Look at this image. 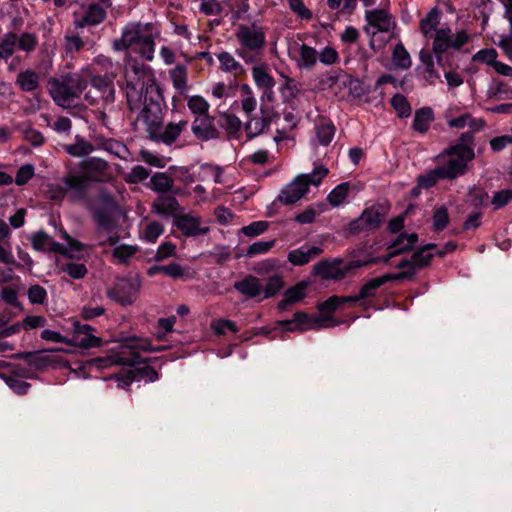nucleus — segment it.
I'll use <instances>...</instances> for the list:
<instances>
[{
	"instance_id": "obj_1",
	"label": "nucleus",
	"mask_w": 512,
	"mask_h": 512,
	"mask_svg": "<svg viewBox=\"0 0 512 512\" xmlns=\"http://www.w3.org/2000/svg\"><path fill=\"white\" fill-rule=\"evenodd\" d=\"M125 93L131 112L137 113V122L144 125L151 140L172 144L187 129L188 122L180 120L163 126L161 93L150 66L127 55L124 66Z\"/></svg>"
},
{
	"instance_id": "obj_2",
	"label": "nucleus",
	"mask_w": 512,
	"mask_h": 512,
	"mask_svg": "<svg viewBox=\"0 0 512 512\" xmlns=\"http://www.w3.org/2000/svg\"><path fill=\"white\" fill-rule=\"evenodd\" d=\"M153 24L129 22L121 32V37L113 41L115 51L136 47V52L146 61L151 62L155 54V35Z\"/></svg>"
},
{
	"instance_id": "obj_3",
	"label": "nucleus",
	"mask_w": 512,
	"mask_h": 512,
	"mask_svg": "<svg viewBox=\"0 0 512 512\" xmlns=\"http://www.w3.org/2000/svg\"><path fill=\"white\" fill-rule=\"evenodd\" d=\"M471 133H462L459 143L450 146L438 156V168L443 179H455L467 170L468 162L475 157Z\"/></svg>"
},
{
	"instance_id": "obj_4",
	"label": "nucleus",
	"mask_w": 512,
	"mask_h": 512,
	"mask_svg": "<svg viewBox=\"0 0 512 512\" xmlns=\"http://www.w3.org/2000/svg\"><path fill=\"white\" fill-rule=\"evenodd\" d=\"M237 48L236 55L246 65L261 61L266 46V29L257 22L240 24L234 32Z\"/></svg>"
},
{
	"instance_id": "obj_5",
	"label": "nucleus",
	"mask_w": 512,
	"mask_h": 512,
	"mask_svg": "<svg viewBox=\"0 0 512 512\" xmlns=\"http://www.w3.org/2000/svg\"><path fill=\"white\" fill-rule=\"evenodd\" d=\"M108 178V164L100 158L82 161L77 169H72L63 182L69 191L81 195L91 182H103Z\"/></svg>"
},
{
	"instance_id": "obj_6",
	"label": "nucleus",
	"mask_w": 512,
	"mask_h": 512,
	"mask_svg": "<svg viewBox=\"0 0 512 512\" xmlns=\"http://www.w3.org/2000/svg\"><path fill=\"white\" fill-rule=\"evenodd\" d=\"M164 346H153L148 339L130 338L119 351L106 357H98L91 360V364L99 369L109 368L114 365L132 366L140 362L138 351L158 352L164 350Z\"/></svg>"
},
{
	"instance_id": "obj_7",
	"label": "nucleus",
	"mask_w": 512,
	"mask_h": 512,
	"mask_svg": "<svg viewBox=\"0 0 512 512\" xmlns=\"http://www.w3.org/2000/svg\"><path fill=\"white\" fill-rule=\"evenodd\" d=\"M48 85L53 101L62 108H70L77 105L87 88V81L81 75L72 74L61 79H51Z\"/></svg>"
},
{
	"instance_id": "obj_8",
	"label": "nucleus",
	"mask_w": 512,
	"mask_h": 512,
	"mask_svg": "<svg viewBox=\"0 0 512 512\" xmlns=\"http://www.w3.org/2000/svg\"><path fill=\"white\" fill-rule=\"evenodd\" d=\"M328 173L329 170L325 166H315L311 173L298 175L291 183L286 185L278 199L285 205L296 203L306 195L310 186H319Z\"/></svg>"
},
{
	"instance_id": "obj_9",
	"label": "nucleus",
	"mask_w": 512,
	"mask_h": 512,
	"mask_svg": "<svg viewBox=\"0 0 512 512\" xmlns=\"http://www.w3.org/2000/svg\"><path fill=\"white\" fill-rule=\"evenodd\" d=\"M364 27L365 33L370 37V46L374 50L384 47V42L378 40L379 33H388L395 27L394 18L385 10L374 9L366 11Z\"/></svg>"
},
{
	"instance_id": "obj_10",
	"label": "nucleus",
	"mask_w": 512,
	"mask_h": 512,
	"mask_svg": "<svg viewBox=\"0 0 512 512\" xmlns=\"http://www.w3.org/2000/svg\"><path fill=\"white\" fill-rule=\"evenodd\" d=\"M38 44V38L35 33L23 32L17 34L15 32H7L0 37V61L7 63L14 55L16 49L26 53L33 52Z\"/></svg>"
},
{
	"instance_id": "obj_11",
	"label": "nucleus",
	"mask_w": 512,
	"mask_h": 512,
	"mask_svg": "<svg viewBox=\"0 0 512 512\" xmlns=\"http://www.w3.org/2000/svg\"><path fill=\"white\" fill-rule=\"evenodd\" d=\"M115 89L113 83L106 76H91V87L84 94V101L88 105H101L103 108L113 104Z\"/></svg>"
},
{
	"instance_id": "obj_12",
	"label": "nucleus",
	"mask_w": 512,
	"mask_h": 512,
	"mask_svg": "<svg viewBox=\"0 0 512 512\" xmlns=\"http://www.w3.org/2000/svg\"><path fill=\"white\" fill-rule=\"evenodd\" d=\"M468 41V35L465 31H458L452 35L450 28H440L434 34L433 53L436 55L437 61L440 62L442 55L450 48L459 49Z\"/></svg>"
},
{
	"instance_id": "obj_13",
	"label": "nucleus",
	"mask_w": 512,
	"mask_h": 512,
	"mask_svg": "<svg viewBox=\"0 0 512 512\" xmlns=\"http://www.w3.org/2000/svg\"><path fill=\"white\" fill-rule=\"evenodd\" d=\"M116 382V386L122 389H128V387L134 381L144 380L146 382H154L158 379V373L150 366H144L140 368H132L123 370L113 376Z\"/></svg>"
},
{
	"instance_id": "obj_14",
	"label": "nucleus",
	"mask_w": 512,
	"mask_h": 512,
	"mask_svg": "<svg viewBox=\"0 0 512 512\" xmlns=\"http://www.w3.org/2000/svg\"><path fill=\"white\" fill-rule=\"evenodd\" d=\"M288 53L299 69L311 70L318 61V51L305 43L300 44L296 41L291 43Z\"/></svg>"
},
{
	"instance_id": "obj_15",
	"label": "nucleus",
	"mask_w": 512,
	"mask_h": 512,
	"mask_svg": "<svg viewBox=\"0 0 512 512\" xmlns=\"http://www.w3.org/2000/svg\"><path fill=\"white\" fill-rule=\"evenodd\" d=\"M139 285L129 279H119L114 287L108 290L107 295L110 299L121 305L132 304L138 294Z\"/></svg>"
},
{
	"instance_id": "obj_16",
	"label": "nucleus",
	"mask_w": 512,
	"mask_h": 512,
	"mask_svg": "<svg viewBox=\"0 0 512 512\" xmlns=\"http://www.w3.org/2000/svg\"><path fill=\"white\" fill-rule=\"evenodd\" d=\"M73 337L69 344L89 349L99 347L102 344L101 338L94 335V328L88 324H81L78 321L73 323Z\"/></svg>"
},
{
	"instance_id": "obj_17",
	"label": "nucleus",
	"mask_w": 512,
	"mask_h": 512,
	"mask_svg": "<svg viewBox=\"0 0 512 512\" xmlns=\"http://www.w3.org/2000/svg\"><path fill=\"white\" fill-rule=\"evenodd\" d=\"M383 217L381 208L373 205L366 208L357 219L349 223V230L356 233L361 230L377 228L383 221Z\"/></svg>"
},
{
	"instance_id": "obj_18",
	"label": "nucleus",
	"mask_w": 512,
	"mask_h": 512,
	"mask_svg": "<svg viewBox=\"0 0 512 512\" xmlns=\"http://www.w3.org/2000/svg\"><path fill=\"white\" fill-rule=\"evenodd\" d=\"M433 249H436L435 244H427L414 252L410 260H401L396 267L399 269L406 268L407 270H413L415 275L418 270L429 265L432 257L435 254L431 252Z\"/></svg>"
},
{
	"instance_id": "obj_19",
	"label": "nucleus",
	"mask_w": 512,
	"mask_h": 512,
	"mask_svg": "<svg viewBox=\"0 0 512 512\" xmlns=\"http://www.w3.org/2000/svg\"><path fill=\"white\" fill-rule=\"evenodd\" d=\"M175 225L185 236H198L209 232V227L202 225L201 217L192 213L177 216Z\"/></svg>"
},
{
	"instance_id": "obj_20",
	"label": "nucleus",
	"mask_w": 512,
	"mask_h": 512,
	"mask_svg": "<svg viewBox=\"0 0 512 512\" xmlns=\"http://www.w3.org/2000/svg\"><path fill=\"white\" fill-rule=\"evenodd\" d=\"M342 260H322L313 266V274L325 280H338L345 276L346 271L341 268Z\"/></svg>"
},
{
	"instance_id": "obj_21",
	"label": "nucleus",
	"mask_w": 512,
	"mask_h": 512,
	"mask_svg": "<svg viewBox=\"0 0 512 512\" xmlns=\"http://www.w3.org/2000/svg\"><path fill=\"white\" fill-rule=\"evenodd\" d=\"M251 75L255 85L263 90L265 93H272L275 86V80L269 73V66L267 63L258 62L252 64Z\"/></svg>"
},
{
	"instance_id": "obj_22",
	"label": "nucleus",
	"mask_w": 512,
	"mask_h": 512,
	"mask_svg": "<svg viewBox=\"0 0 512 512\" xmlns=\"http://www.w3.org/2000/svg\"><path fill=\"white\" fill-rule=\"evenodd\" d=\"M192 131L194 135L201 140H210L218 136L214 119L209 114L196 116L192 124Z\"/></svg>"
},
{
	"instance_id": "obj_23",
	"label": "nucleus",
	"mask_w": 512,
	"mask_h": 512,
	"mask_svg": "<svg viewBox=\"0 0 512 512\" xmlns=\"http://www.w3.org/2000/svg\"><path fill=\"white\" fill-rule=\"evenodd\" d=\"M328 317L311 316L305 312H297L292 319L285 320V324H296L300 331L320 329L327 327Z\"/></svg>"
},
{
	"instance_id": "obj_24",
	"label": "nucleus",
	"mask_w": 512,
	"mask_h": 512,
	"mask_svg": "<svg viewBox=\"0 0 512 512\" xmlns=\"http://www.w3.org/2000/svg\"><path fill=\"white\" fill-rule=\"evenodd\" d=\"M117 242V236H109L101 239L99 244L103 245L105 243H109L110 245L115 246L112 252L113 259L118 263L126 264L136 254L138 248L136 246L126 244L116 245Z\"/></svg>"
},
{
	"instance_id": "obj_25",
	"label": "nucleus",
	"mask_w": 512,
	"mask_h": 512,
	"mask_svg": "<svg viewBox=\"0 0 512 512\" xmlns=\"http://www.w3.org/2000/svg\"><path fill=\"white\" fill-rule=\"evenodd\" d=\"M216 58L219 62V69L228 74H232L234 77H240L246 75V69L232 53L228 51H221L216 54Z\"/></svg>"
},
{
	"instance_id": "obj_26",
	"label": "nucleus",
	"mask_w": 512,
	"mask_h": 512,
	"mask_svg": "<svg viewBox=\"0 0 512 512\" xmlns=\"http://www.w3.org/2000/svg\"><path fill=\"white\" fill-rule=\"evenodd\" d=\"M448 126L451 128L464 129L469 128L467 133L474 135L485 127V121L482 118H474L470 113H464L458 117L448 120ZM474 138V136H472Z\"/></svg>"
},
{
	"instance_id": "obj_27",
	"label": "nucleus",
	"mask_w": 512,
	"mask_h": 512,
	"mask_svg": "<svg viewBox=\"0 0 512 512\" xmlns=\"http://www.w3.org/2000/svg\"><path fill=\"white\" fill-rule=\"evenodd\" d=\"M323 252V249L318 246L305 247L302 246L298 249H294L288 253V261L295 266H303L308 264L312 259L319 256Z\"/></svg>"
},
{
	"instance_id": "obj_28",
	"label": "nucleus",
	"mask_w": 512,
	"mask_h": 512,
	"mask_svg": "<svg viewBox=\"0 0 512 512\" xmlns=\"http://www.w3.org/2000/svg\"><path fill=\"white\" fill-rule=\"evenodd\" d=\"M234 288L248 299L255 298L262 293L260 279L253 275H248L241 281L235 282Z\"/></svg>"
},
{
	"instance_id": "obj_29",
	"label": "nucleus",
	"mask_w": 512,
	"mask_h": 512,
	"mask_svg": "<svg viewBox=\"0 0 512 512\" xmlns=\"http://www.w3.org/2000/svg\"><path fill=\"white\" fill-rule=\"evenodd\" d=\"M40 75L33 69L21 70L15 79V84L24 92H34L40 86Z\"/></svg>"
},
{
	"instance_id": "obj_30",
	"label": "nucleus",
	"mask_w": 512,
	"mask_h": 512,
	"mask_svg": "<svg viewBox=\"0 0 512 512\" xmlns=\"http://www.w3.org/2000/svg\"><path fill=\"white\" fill-rule=\"evenodd\" d=\"M261 116H254L249 118L245 124V132L248 138H254L264 133L270 126V116L261 111Z\"/></svg>"
},
{
	"instance_id": "obj_31",
	"label": "nucleus",
	"mask_w": 512,
	"mask_h": 512,
	"mask_svg": "<svg viewBox=\"0 0 512 512\" xmlns=\"http://www.w3.org/2000/svg\"><path fill=\"white\" fill-rule=\"evenodd\" d=\"M179 209V203L173 196H159L152 204V212L162 216H174Z\"/></svg>"
},
{
	"instance_id": "obj_32",
	"label": "nucleus",
	"mask_w": 512,
	"mask_h": 512,
	"mask_svg": "<svg viewBox=\"0 0 512 512\" xmlns=\"http://www.w3.org/2000/svg\"><path fill=\"white\" fill-rule=\"evenodd\" d=\"M307 286L308 284L306 282H299L287 289L283 295V299L278 303V309L284 311L289 305L305 298Z\"/></svg>"
},
{
	"instance_id": "obj_33",
	"label": "nucleus",
	"mask_w": 512,
	"mask_h": 512,
	"mask_svg": "<svg viewBox=\"0 0 512 512\" xmlns=\"http://www.w3.org/2000/svg\"><path fill=\"white\" fill-rule=\"evenodd\" d=\"M418 240L417 234H401L397 237V239L389 246L392 249V252L384 259V261H388L390 258L395 255L401 254L413 248Z\"/></svg>"
},
{
	"instance_id": "obj_34",
	"label": "nucleus",
	"mask_w": 512,
	"mask_h": 512,
	"mask_svg": "<svg viewBox=\"0 0 512 512\" xmlns=\"http://www.w3.org/2000/svg\"><path fill=\"white\" fill-rule=\"evenodd\" d=\"M105 17L106 12L100 5L91 4L86 9L83 18L76 22V26L84 27L86 25H97L103 22Z\"/></svg>"
},
{
	"instance_id": "obj_35",
	"label": "nucleus",
	"mask_w": 512,
	"mask_h": 512,
	"mask_svg": "<svg viewBox=\"0 0 512 512\" xmlns=\"http://www.w3.org/2000/svg\"><path fill=\"white\" fill-rule=\"evenodd\" d=\"M336 128L333 123L321 121L315 127V141L321 146H328L334 136Z\"/></svg>"
},
{
	"instance_id": "obj_36",
	"label": "nucleus",
	"mask_w": 512,
	"mask_h": 512,
	"mask_svg": "<svg viewBox=\"0 0 512 512\" xmlns=\"http://www.w3.org/2000/svg\"><path fill=\"white\" fill-rule=\"evenodd\" d=\"M434 120V114L430 107H424L415 112L413 120V128L415 131L425 133L428 131L430 124Z\"/></svg>"
},
{
	"instance_id": "obj_37",
	"label": "nucleus",
	"mask_w": 512,
	"mask_h": 512,
	"mask_svg": "<svg viewBox=\"0 0 512 512\" xmlns=\"http://www.w3.org/2000/svg\"><path fill=\"white\" fill-rule=\"evenodd\" d=\"M64 150L73 157H84L93 152L94 146L83 137L76 136L75 143L64 145Z\"/></svg>"
},
{
	"instance_id": "obj_38",
	"label": "nucleus",
	"mask_w": 512,
	"mask_h": 512,
	"mask_svg": "<svg viewBox=\"0 0 512 512\" xmlns=\"http://www.w3.org/2000/svg\"><path fill=\"white\" fill-rule=\"evenodd\" d=\"M169 76L172 81L173 87L176 90H178L181 93L187 90L188 72L187 67L185 65H176L174 68L169 70Z\"/></svg>"
},
{
	"instance_id": "obj_39",
	"label": "nucleus",
	"mask_w": 512,
	"mask_h": 512,
	"mask_svg": "<svg viewBox=\"0 0 512 512\" xmlns=\"http://www.w3.org/2000/svg\"><path fill=\"white\" fill-rule=\"evenodd\" d=\"M441 14L438 9H432L420 22V30L425 37L431 36L433 32L436 33L437 27L440 23Z\"/></svg>"
},
{
	"instance_id": "obj_40",
	"label": "nucleus",
	"mask_w": 512,
	"mask_h": 512,
	"mask_svg": "<svg viewBox=\"0 0 512 512\" xmlns=\"http://www.w3.org/2000/svg\"><path fill=\"white\" fill-rule=\"evenodd\" d=\"M351 185L349 182H342L337 185L327 196V201L332 207H339L345 203Z\"/></svg>"
},
{
	"instance_id": "obj_41",
	"label": "nucleus",
	"mask_w": 512,
	"mask_h": 512,
	"mask_svg": "<svg viewBox=\"0 0 512 512\" xmlns=\"http://www.w3.org/2000/svg\"><path fill=\"white\" fill-rule=\"evenodd\" d=\"M222 174L223 169L221 167L205 163L199 167L196 178L200 181L212 179L215 183H222Z\"/></svg>"
},
{
	"instance_id": "obj_42",
	"label": "nucleus",
	"mask_w": 512,
	"mask_h": 512,
	"mask_svg": "<svg viewBox=\"0 0 512 512\" xmlns=\"http://www.w3.org/2000/svg\"><path fill=\"white\" fill-rule=\"evenodd\" d=\"M220 126L227 132L230 138H236L242 128V122L235 115L223 113L220 117Z\"/></svg>"
},
{
	"instance_id": "obj_43",
	"label": "nucleus",
	"mask_w": 512,
	"mask_h": 512,
	"mask_svg": "<svg viewBox=\"0 0 512 512\" xmlns=\"http://www.w3.org/2000/svg\"><path fill=\"white\" fill-rule=\"evenodd\" d=\"M339 296H331L324 302L318 305V310L322 313L319 317H328L327 327L334 325L332 323V314L339 308L340 306Z\"/></svg>"
},
{
	"instance_id": "obj_44",
	"label": "nucleus",
	"mask_w": 512,
	"mask_h": 512,
	"mask_svg": "<svg viewBox=\"0 0 512 512\" xmlns=\"http://www.w3.org/2000/svg\"><path fill=\"white\" fill-rule=\"evenodd\" d=\"M241 90L244 93L241 99V108L246 116L249 117L250 114L256 110L257 100L248 84H243L241 86Z\"/></svg>"
},
{
	"instance_id": "obj_45",
	"label": "nucleus",
	"mask_w": 512,
	"mask_h": 512,
	"mask_svg": "<svg viewBox=\"0 0 512 512\" xmlns=\"http://www.w3.org/2000/svg\"><path fill=\"white\" fill-rule=\"evenodd\" d=\"M151 186L152 189L161 192L166 193L170 191L173 187V179L168 176L166 173H156L151 177Z\"/></svg>"
},
{
	"instance_id": "obj_46",
	"label": "nucleus",
	"mask_w": 512,
	"mask_h": 512,
	"mask_svg": "<svg viewBox=\"0 0 512 512\" xmlns=\"http://www.w3.org/2000/svg\"><path fill=\"white\" fill-rule=\"evenodd\" d=\"M432 224L434 231H442L449 224V213L445 206H438L434 208L432 216Z\"/></svg>"
},
{
	"instance_id": "obj_47",
	"label": "nucleus",
	"mask_w": 512,
	"mask_h": 512,
	"mask_svg": "<svg viewBox=\"0 0 512 512\" xmlns=\"http://www.w3.org/2000/svg\"><path fill=\"white\" fill-rule=\"evenodd\" d=\"M284 286L283 277L279 274L270 276L264 288H262L263 298L267 299L276 295Z\"/></svg>"
},
{
	"instance_id": "obj_48",
	"label": "nucleus",
	"mask_w": 512,
	"mask_h": 512,
	"mask_svg": "<svg viewBox=\"0 0 512 512\" xmlns=\"http://www.w3.org/2000/svg\"><path fill=\"white\" fill-rule=\"evenodd\" d=\"M392 60L395 66L408 69L411 66V58L402 44H397L393 50Z\"/></svg>"
},
{
	"instance_id": "obj_49",
	"label": "nucleus",
	"mask_w": 512,
	"mask_h": 512,
	"mask_svg": "<svg viewBox=\"0 0 512 512\" xmlns=\"http://www.w3.org/2000/svg\"><path fill=\"white\" fill-rule=\"evenodd\" d=\"M187 105L189 110L197 116L208 114L210 107L209 103L199 95L191 96L188 99Z\"/></svg>"
},
{
	"instance_id": "obj_50",
	"label": "nucleus",
	"mask_w": 512,
	"mask_h": 512,
	"mask_svg": "<svg viewBox=\"0 0 512 512\" xmlns=\"http://www.w3.org/2000/svg\"><path fill=\"white\" fill-rule=\"evenodd\" d=\"M62 272L67 273L73 279H82L87 274V267L83 263L69 262L59 266Z\"/></svg>"
},
{
	"instance_id": "obj_51",
	"label": "nucleus",
	"mask_w": 512,
	"mask_h": 512,
	"mask_svg": "<svg viewBox=\"0 0 512 512\" xmlns=\"http://www.w3.org/2000/svg\"><path fill=\"white\" fill-rule=\"evenodd\" d=\"M488 193L478 187H473L469 190L467 202L475 207L482 206L488 202Z\"/></svg>"
},
{
	"instance_id": "obj_52",
	"label": "nucleus",
	"mask_w": 512,
	"mask_h": 512,
	"mask_svg": "<svg viewBox=\"0 0 512 512\" xmlns=\"http://www.w3.org/2000/svg\"><path fill=\"white\" fill-rule=\"evenodd\" d=\"M440 172L439 168L436 167L428 173L420 175L418 178V186L425 189L432 187L439 179H443L442 173Z\"/></svg>"
},
{
	"instance_id": "obj_53",
	"label": "nucleus",
	"mask_w": 512,
	"mask_h": 512,
	"mask_svg": "<svg viewBox=\"0 0 512 512\" xmlns=\"http://www.w3.org/2000/svg\"><path fill=\"white\" fill-rule=\"evenodd\" d=\"M163 232V225L159 222L153 221L146 226L143 232V238L150 243H154L162 235Z\"/></svg>"
},
{
	"instance_id": "obj_54",
	"label": "nucleus",
	"mask_w": 512,
	"mask_h": 512,
	"mask_svg": "<svg viewBox=\"0 0 512 512\" xmlns=\"http://www.w3.org/2000/svg\"><path fill=\"white\" fill-rule=\"evenodd\" d=\"M103 148L119 157V158H125L127 153H128V149L127 147L122 143V142H119L117 140H114V139H108L106 140L104 143H103Z\"/></svg>"
},
{
	"instance_id": "obj_55",
	"label": "nucleus",
	"mask_w": 512,
	"mask_h": 512,
	"mask_svg": "<svg viewBox=\"0 0 512 512\" xmlns=\"http://www.w3.org/2000/svg\"><path fill=\"white\" fill-rule=\"evenodd\" d=\"M318 60L326 66L336 64L339 61V54L337 50L331 46L324 47L318 52Z\"/></svg>"
},
{
	"instance_id": "obj_56",
	"label": "nucleus",
	"mask_w": 512,
	"mask_h": 512,
	"mask_svg": "<svg viewBox=\"0 0 512 512\" xmlns=\"http://www.w3.org/2000/svg\"><path fill=\"white\" fill-rule=\"evenodd\" d=\"M512 201V189H503L494 193L491 204L495 210H498Z\"/></svg>"
},
{
	"instance_id": "obj_57",
	"label": "nucleus",
	"mask_w": 512,
	"mask_h": 512,
	"mask_svg": "<svg viewBox=\"0 0 512 512\" xmlns=\"http://www.w3.org/2000/svg\"><path fill=\"white\" fill-rule=\"evenodd\" d=\"M275 244V240L270 241H257L251 244L246 252V255L253 257L260 254L267 253Z\"/></svg>"
},
{
	"instance_id": "obj_58",
	"label": "nucleus",
	"mask_w": 512,
	"mask_h": 512,
	"mask_svg": "<svg viewBox=\"0 0 512 512\" xmlns=\"http://www.w3.org/2000/svg\"><path fill=\"white\" fill-rule=\"evenodd\" d=\"M268 229V222L266 221H255L247 226L241 228V232L249 237H256L261 235Z\"/></svg>"
},
{
	"instance_id": "obj_59",
	"label": "nucleus",
	"mask_w": 512,
	"mask_h": 512,
	"mask_svg": "<svg viewBox=\"0 0 512 512\" xmlns=\"http://www.w3.org/2000/svg\"><path fill=\"white\" fill-rule=\"evenodd\" d=\"M199 11L206 16L218 15L222 11L221 4L217 0H198Z\"/></svg>"
},
{
	"instance_id": "obj_60",
	"label": "nucleus",
	"mask_w": 512,
	"mask_h": 512,
	"mask_svg": "<svg viewBox=\"0 0 512 512\" xmlns=\"http://www.w3.org/2000/svg\"><path fill=\"white\" fill-rule=\"evenodd\" d=\"M473 60L483 62L487 65L494 66L497 61V51L493 48L479 50L474 56Z\"/></svg>"
},
{
	"instance_id": "obj_61",
	"label": "nucleus",
	"mask_w": 512,
	"mask_h": 512,
	"mask_svg": "<svg viewBox=\"0 0 512 512\" xmlns=\"http://www.w3.org/2000/svg\"><path fill=\"white\" fill-rule=\"evenodd\" d=\"M47 298L46 290L40 285H32L28 289V299L33 304H43Z\"/></svg>"
},
{
	"instance_id": "obj_62",
	"label": "nucleus",
	"mask_w": 512,
	"mask_h": 512,
	"mask_svg": "<svg viewBox=\"0 0 512 512\" xmlns=\"http://www.w3.org/2000/svg\"><path fill=\"white\" fill-rule=\"evenodd\" d=\"M34 175V167L31 164L22 165L17 173L15 182L17 185L22 186L26 184Z\"/></svg>"
},
{
	"instance_id": "obj_63",
	"label": "nucleus",
	"mask_w": 512,
	"mask_h": 512,
	"mask_svg": "<svg viewBox=\"0 0 512 512\" xmlns=\"http://www.w3.org/2000/svg\"><path fill=\"white\" fill-rule=\"evenodd\" d=\"M289 8L301 19H310L312 13L302 0H288Z\"/></svg>"
},
{
	"instance_id": "obj_64",
	"label": "nucleus",
	"mask_w": 512,
	"mask_h": 512,
	"mask_svg": "<svg viewBox=\"0 0 512 512\" xmlns=\"http://www.w3.org/2000/svg\"><path fill=\"white\" fill-rule=\"evenodd\" d=\"M50 238L51 237L43 231H39V232L35 233L31 237V242H32L33 248L38 251H46V249L50 243Z\"/></svg>"
}]
</instances>
